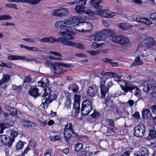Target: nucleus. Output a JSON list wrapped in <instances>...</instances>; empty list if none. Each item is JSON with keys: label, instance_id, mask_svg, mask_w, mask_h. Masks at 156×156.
I'll list each match as a JSON object with an SVG mask.
<instances>
[{"label": "nucleus", "instance_id": "nucleus-48", "mask_svg": "<svg viewBox=\"0 0 156 156\" xmlns=\"http://www.w3.org/2000/svg\"><path fill=\"white\" fill-rule=\"evenodd\" d=\"M49 138L50 140L54 141L57 140H59L61 139V137L59 135L52 136H50Z\"/></svg>", "mask_w": 156, "mask_h": 156}, {"label": "nucleus", "instance_id": "nucleus-56", "mask_svg": "<svg viewBox=\"0 0 156 156\" xmlns=\"http://www.w3.org/2000/svg\"><path fill=\"white\" fill-rule=\"evenodd\" d=\"M18 135V133L17 132L13 130H12L11 131V135L10 137L14 139V138Z\"/></svg>", "mask_w": 156, "mask_h": 156}, {"label": "nucleus", "instance_id": "nucleus-24", "mask_svg": "<svg viewBox=\"0 0 156 156\" xmlns=\"http://www.w3.org/2000/svg\"><path fill=\"white\" fill-rule=\"evenodd\" d=\"M113 109L114 114L115 117V119H118L120 118L122 112L119 108L115 106L112 108Z\"/></svg>", "mask_w": 156, "mask_h": 156}, {"label": "nucleus", "instance_id": "nucleus-29", "mask_svg": "<svg viewBox=\"0 0 156 156\" xmlns=\"http://www.w3.org/2000/svg\"><path fill=\"white\" fill-rule=\"evenodd\" d=\"M77 134L73 131L72 124L70 123L69 125V139L72 136L75 137L77 136Z\"/></svg>", "mask_w": 156, "mask_h": 156}, {"label": "nucleus", "instance_id": "nucleus-34", "mask_svg": "<svg viewBox=\"0 0 156 156\" xmlns=\"http://www.w3.org/2000/svg\"><path fill=\"white\" fill-rule=\"evenodd\" d=\"M8 136L2 135L0 136V146L4 144L5 143H7V138Z\"/></svg>", "mask_w": 156, "mask_h": 156}, {"label": "nucleus", "instance_id": "nucleus-5", "mask_svg": "<svg viewBox=\"0 0 156 156\" xmlns=\"http://www.w3.org/2000/svg\"><path fill=\"white\" fill-rule=\"evenodd\" d=\"M127 89L124 88V90L125 93H128L130 92L131 93H133V90H134V95L138 98V100L142 99V91L136 85L133 84L132 83L130 86H127Z\"/></svg>", "mask_w": 156, "mask_h": 156}, {"label": "nucleus", "instance_id": "nucleus-57", "mask_svg": "<svg viewBox=\"0 0 156 156\" xmlns=\"http://www.w3.org/2000/svg\"><path fill=\"white\" fill-rule=\"evenodd\" d=\"M87 0H80L78 2H76V4L80 5L82 7H84V5L86 4Z\"/></svg>", "mask_w": 156, "mask_h": 156}, {"label": "nucleus", "instance_id": "nucleus-54", "mask_svg": "<svg viewBox=\"0 0 156 156\" xmlns=\"http://www.w3.org/2000/svg\"><path fill=\"white\" fill-rule=\"evenodd\" d=\"M76 33L73 31L69 30V40H71L74 38L73 37L76 34Z\"/></svg>", "mask_w": 156, "mask_h": 156}, {"label": "nucleus", "instance_id": "nucleus-45", "mask_svg": "<svg viewBox=\"0 0 156 156\" xmlns=\"http://www.w3.org/2000/svg\"><path fill=\"white\" fill-rule=\"evenodd\" d=\"M11 19V16L9 15H0V20H10Z\"/></svg>", "mask_w": 156, "mask_h": 156}, {"label": "nucleus", "instance_id": "nucleus-26", "mask_svg": "<svg viewBox=\"0 0 156 156\" xmlns=\"http://www.w3.org/2000/svg\"><path fill=\"white\" fill-rule=\"evenodd\" d=\"M7 58L8 59L12 60H24L26 59V57L21 56L11 55L8 56Z\"/></svg>", "mask_w": 156, "mask_h": 156}, {"label": "nucleus", "instance_id": "nucleus-21", "mask_svg": "<svg viewBox=\"0 0 156 156\" xmlns=\"http://www.w3.org/2000/svg\"><path fill=\"white\" fill-rule=\"evenodd\" d=\"M22 124L24 126H27V127L30 128H34L35 127L36 125V124L34 122L24 119L22 120Z\"/></svg>", "mask_w": 156, "mask_h": 156}, {"label": "nucleus", "instance_id": "nucleus-32", "mask_svg": "<svg viewBox=\"0 0 156 156\" xmlns=\"http://www.w3.org/2000/svg\"><path fill=\"white\" fill-rule=\"evenodd\" d=\"M139 151L141 155L143 156H148L149 152L147 148L142 147L140 149Z\"/></svg>", "mask_w": 156, "mask_h": 156}, {"label": "nucleus", "instance_id": "nucleus-18", "mask_svg": "<svg viewBox=\"0 0 156 156\" xmlns=\"http://www.w3.org/2000/svg\"><path fill=\"white\" fill-rule=\"evenodd\" d=\"M103 104H105L106 107H111L112 108L115 106L113 103V100L109 97L105 99L103 102Z\"/></svg>", "mask_w": 156, "mask_h": 156}, {"label": "nucleus", "instance_id": "nucleus-52", "mask_svg": "<svg viewBox=\"0 0 156 156\" xmlns=\"http://www.w3.org/2000/svg\"><path fill=\"white\" fill-rule=\"evenodd\" d=\"M24 145V143L22 141H19L16 145L17 150H19L22 148Z\"/></svg>", "mask_w": 156, "mask_h": 156}, {"label": "nucleus", "instance_id": "nucleus-33", "mask_svg": "<svg viewBox=\"0 0 156 156\" xmlns=\"http://www.w3.org/2000/svg\"><path fill=\"white\" fill-rule=\"evenodd\" d=\"M69 89L74 92H76L79 90V87L76 83H73L69 86Z\"/></svg>", "mask_w": 156, "mask_h": 156}, {"label": "nucleus", "instance_id": "nucleus-2", "mask_svg": "<svg viewBox=\"0 0 156 156\" xmlns=\"http://www.w3.org/2000/svg\"><path fill=\"white\" fill-rule=\"evenodd\" d=\"M68 23V19L65 20L64 21H58L55 24V27L58 29L63 27L61 29L60 33L61 36L66 37L68 36V29L66 27L67 23Z\"/></svg>", "mask_w": 156, "mask_h": 156}, {"label": "nucleus", "instance_id": "nucleus-3", "mask_svg": "<svg viewBox=\"0 0 156 156\" xmlns=\"http://www.w3.org/2000/svg\"><path fill=\"white\" fill-rule=\"evenodd\" d=\"M42 104L40 106L43 109L47 108L49 104L51 103L53 100H55L57 98V96L55 94L51 95L47 94L45 96H41Z\"/></svg>", "mask_w": 156, "mask_h": 156}, {"label": "nucleus", "instance_id": "nucleus-55", "mask_svg": "<svg viewBox=\"0 0 156 156\" xmlns=\"http://www.w3.org/2000/svg\"><path fill=\"white\" fill-rule=\"evenodd\" d=\"M45 91H44V93H43V94L42 96H45V95L47 94H50L51 92V89L49 87H47L45 89Z\"/></svg>", "mask_w": 156, "mask_h": 156}, {"label": "nucleus", "instance_id": "nucleus-37", "mask_svg": "<svg viewBox=\"0 0 156 156\" xmlns=\"http://www.w3.org/2000/svg\"><path fill=\"white\" fill-rule=\"evenodd\" d=\"M66 71L65 69H51V71L55 74H59Z\"/></svg>", "mask_w": 156, "mask_h": 156}, {"label": "nucleus", "instance_id": "nucleus-60", "mask_svg": "<svg viewBox=\"0 0 156 156\" xmlns=\"http://www.w3.org/2000/svg\"><path fill=\"white\" fill-rule=\"evenodd\" d=\"M87 52L89 53L90 55L93 56H94L99 54V51H95L93 50H88Z\"/></svg>", "mask_w": 156, "mask_h": 156}, {"label": "nucleus", "instance_id": "nucleus-39", "mask_svg": "<svg viewBox=\"0 0 156 156\" xmlns=\"http://www.w3.org/2000/svg\"><path fill=\"white\" fill-rule=\"evenodd\" d=\"M143 63L142 61L140 60V56H137L136 57L134 62L133 63L132 65L135 66L136 65H141Z\"/></svg>", "mask_w": 156, "mask_h": 156}, {"label": "nucleus", "instance_id": "nucleus-16", "mask_svg": "<svg viewBox=\"0 0 156 156\" xmlns=\"http://www.w3.org/2000/svg\"><path fill=\"white\" fill-rule=\"evenodd\" d=\"M97 92L96 87L95 86H90L88 87L87 91L88 96L93 97L95 95Z\"/></svg>", "mask_w": 156, "mask_h": 156}, {"label": "nucleus", "instance_id": "nucleus-46", "mask_svg": "<svg viewBox=\"0 0 156 156\" xmlns=\"http://www.w3.org/2000/svg\"><path fill=\"white\" fill-rule=\"evenodd\" d=\"M55 63H51L49 61L46 62L44 63V65L46 67L50 68L51 66H52L53 67L51 68H56L55 66Z\"/></svg>", "mask_w": 156, "mask_h": 156}, {"label": "nucleus", "instance_id": "nucleus-42", "mask_svg": "<svg viewBox=\"0 0 156 156\" xmlns=\"http://www.w3.org/2000/svg\"><path fill=\"white\" fill-rule=\"evenodd\" d=\"M121 36V35L113 36L112 37V40L114 42L119 44Z\"/></svg>", "mask_w": 156, "mask_h": 156}, {"label": "nucleus", "instance_id": "nucleus-17", "mask_svg": "<svg viewBox=\"0 0 156 156\" xmlns=\"http://www.w3.org/2000/svg\"><path fill=\"white\" fill-rule=\"evenodd\" d=\"M5 108L7 111H9V115L14 117L17 115L18 112L15 108L8 105H6Z\"/></svg>", "mask_w": 156, "mask_h": 156}, {"label": "nucleus", "instance_id": "nucleus-50", "mask_svg": "<svg viewBox=\"0 0 156 156\" xmlns=\"http://www.w3.org/2000/svg\"><path fill=\"white\" fill-rule=\"evenodd\" d=\"M5 6L8 8H13L16 10L18 9L16 5L15 4L11 3L6 4L5 5Z\"/></svg>", "mask_w": 156, "mask_h": 156}, {"label": "nucleus", "instance_id": "nucleus-23", "mask_svg": "<svg viewBox=\"0 0 156 156\" xmlns=\"http://www.w3.org/2000/svg\"><path fill=\"white\" fill-rule=\"evenodd\" d=\"M130 40L128 37L121 36L119 44L122 46H126L129 42Z\"/></svg>", "mask_w": 156, "mask_h": 156}, {"label": "nucleus", "instance_id": "nucleus-44", "mask_svg": "<svg viewBox=\"0 0 156 156\" xmlns=\"http://www.w3.org/2000/svg\"><path fill=\"white\" fill-rule=\"evenodd\" d=\"M68 124L67 123L65 126V128H64V137L67 142H68V129L67 128L68 126Z\"/></svg>", "mask_w": 156, "mask_h": 156}, {"label": "nucleus", "instance_id": "nucleus-7", "mask_svg": "<svg viewBox=\"0 0 156 156\" xmlns=\"http://www.w3.org/2000/svg\"><path fill=\"white\" fill-rule=\"evenodd\" d=\"M145 127L142 124H139L134 128V135L137 137H142L144 135Z\"/></svg>", "mask_w": 156, "mask_h": 156}, {"label": "nucleus", "instance_id": "nucleus-38", "mask_svg": "<svg viewBox=\"0 0 156 156\" xmlns=\"http://www.w3.org/2000/svg\"><path fill=\"white\" fill-rule=\"evenodd\" d=\"M68 38L66 37V38H63L61 37H59L58 38V42H60L63 44L68 45Z\"/></svg>", "mask_w": 156, "mask_h": 156}, {"label": "nucleus", "instance_id": "nucleus-30", "mask_svg": "<svg viewBox=\"0 0 156 156\" xmlns=\"http://www.w3.org/2000/svg\"><path fill=\"white\" fill-rule=\"evenodd\" d=\"M85 7H82L80 5H77L75 8V11L79 14H81L84 13L85 11Z\"/></svg>", "mask_w": 156, "mask_h": 156}, {"label": "nucleus", "instance_id": "nucleus-43", "mask_svg": "<svg viewBox=\"0 0 156 156\" xmlns=\"http://www.w3.org/2000/svg\"><path fill=\"white\" fill-rule=\"evenodd\" d=\"M38 38L37 37L34 39L25 38L23 39V40L30 43H35L38 41L37 40Z\"/></svg>", "mask_w": 156, "mask_h": 156}, {"label": "nucleus", "instance_id": "nucleus-40", "mask_svg": "<svg viewBox=\"0 0 156 156\" xmlns=\"http://www.w3.org/2000/svg\"><path fill=\"white\" fill-rule=\"evenodd\" d=\"M74 147L75 150L76 151H81L83 147V145L81 143H77Z\"/></svg>", "mask_w": 156, "mask_h": 156}, {"label": "nucleus", "instance_id": "nucleus-35", "mask_svg": "<svg viewBox=\"0 0 156 156\" xmlns=\"http://www.w3.org/2000/svg\"><path fill=\"white\" fill-rule=\"evenodd\" d=\"M7 140V143H5L4 144L6 146L10 147L12 146V143L14 142V139L11 138L10 136L9 137L8 136L7 138V140Z\"/></svg>", "mask_w": 156, "mask_h": 156}, {"label": "nucleus", "instance_id": "nucleus-28", "mask_svg": "<svg viewBox=\"0 0 156 156\" xmlns=\"http://www.w3.org/2000/svg\"><path fill=\"white\" fill-rule=\"evenodd\" d=\"M103 33H98L95 34L94 35V37L95 40L96 41H102L105 40V37H104Z\"/></svg>", "mask_w": 156, "mask_h": 156}, {"label": "nucleus", "instance_id": "nucleus-11", "mask_svg": "<svg viewBox=\"0 0 156 156\" xmlns=\"http://www.w3.org/2000/svg\"><path fill=\"white\" fill-rule=\"evenodd\" d=\"M98 12H100V14L102 16L107 18H111L115 16L114 12H110L109 10H104L102 9L100 11H98Z\"/></svg>", "mask_w": 156, "mask_h": 156}, {"label": "nucleus", "instance_id": "nucleus-31", "mask_svg": "<svg viewBox=\"0 0 156 156\" xmlns=\"http://www.w3.org/2000/svg\"><path fill=\"white\" fill-rule=\"evenodd\" d=\"M10 78L9 75H3L2 79L0 80V86L2 85L8 81Z\"/></svg>", "mask_w": 156, "mask_h": 156}, {"label": "nucleus", "instance_id": "nucleus-9", "mask_svg": "<svg viewBox=\"0 0 156 156\" xmlns=\"http://www.w3.org/2000/svg\"><path fill=\"white\" fill-rule=\"evenodd\" d=\"M81 25L83 26V28L80 30H76V31L80 32H87L90 31L93 28V25L90 23L88 22H83L81 23Z\"/></svg>", "mask_w": 156, "mask_h": 156}, {"label": "nucleus", "instance_id": "nucleus-19", "mask_svg": "<svg viewBox=\"0 0 156 156\" xmlns=\"http://www.w3.org/2000/svg\"><path fill=\"white\" fill-rule=\"evenodd\" d=\"M142 117L143 118L151 119L152 117V115L150 110L146 109L143 110L142 111Z\"/></svg>", "mask_w": 156, "mask_h": 156}, {"label": "nucleus", "instance_id": "nucleus-62", "mask_svg": "<svg viewBox=\"0 0 156 156\" xmlns=\"http://www.w3.org/2000/svg\"><path fill=\"white\" fill-rule=\"evenodd\" d=\"M0 66L2 67H6L9 68H11V65L9 63H5L4 62H2L0 65Z\"/></svg>", "mask_w": 156, "mask_h": 156}, {"label": "nucleus", "instance_id": "nucleus-25", "mask_svg": "<svg viewBox=\"0 0 156 156\" xmlns=\"http://www.w3.org/2000/svg\"><path fill=\"white\" fill-rule=\"evenodd\" d=\"M155 81L154 80L151 79L148 80L149 86L147 87V89H146L147 91L149 92L151 89H154L155 88Z\"/></svg>", "mask_w": 156, "mask_h": 156}, {"label": "nucleus", "instance_id": "nucleus-6", "mask_svg": "<svg viewBox=\"0 0 156 156\" xmlns=\"http://www.w3.org/2000/svg\"><path fill=\"white\" fill-rule=\"evenodd\" d=\"M92 109L91 101L88 100H85L83 102L81 108V112L82 115H87L89 114Z\"/></svg>", "mask_w": 156, "mask_h": 156}, {"label": "nucleus", "instance_id": "nucleus-49", "mask_svg": "<svg viewBox=\"0 0 156 156\" xmlns=\"http://www.w3.org/2000/svg\"><path fill=\"white\" fill-rule=\"evenodd\" d=\"M9 126L7 124L5 123H2L0 124V128L1 129L0 130L1 133H3V131L4 129L8 127Z\"/></svg>", "mask_w": 156, "mask_h": 156}, {"label": "nucleus", "instance_id": "nucleus-10", "mask_svg": "<svg viewBox=\"0 0 156 156\" xmlns=\"http://www.w3.org/2000/svg\"><path fill=\"white\" fill-rule=\"evenodd\" d=\"M102 0H91L90 2V7L94 8L95 9L100 11L102 9V6L100 5Z\"/></svg>", "mask_w": 156, "mask_h": 156}, {"label": "nucleus", "instance_id": "nucleus-1", "mask_svg": "<svg viewBox=\"0 0 156 156\" xmlns=\"http://www.w3.org/2000/svg\"><path fill=\"white\" fill-rule=\"evenodd\" d=\"M100 83L101 98H104L108 93L109 89L113 85V83L109 80L100 78Z\"/></svg>", "mask_w": 156, "mask_h": 156}, {"label": "nucleus", "instance_id": "nucleus-22", "mask_svg": "<svg viewBox=\"0 0 156 156\" xmlns=\"http://www.w3.org/2000/svg\"><path fill=\"white\" fill-rule=\"evenodd\" d=\"M39 86L43 87H48L49 85L48 80L46 78H43L40 81L38 82Z\"/></svg>", "mask_w": 156, "mask_h": 156}, {"label": "nucleus", "instance_id": "nucleus-12", "mask_svg": "<svg viewBox=\"0 0 156 156\" xmlns=\"http://www.w3.org/2000/svg\"><path fill=\"white\" fill-rule=\"evenodd\" d=\"M80 20L76 16H73L72 17H70L69 18V25L70 24H73L76 23V26L77 27L81 25V23L82 22L80 21Z\"/></svg>", "mask_w": 156, "mask_h": 156}, {"label": "nucleus", "instance_id": "nucleus-51", "mask_svg": "<svg viewBox=\"0 0 156 156\" xmlns=\"http://www.w3.org/2000/svg\"><path fill=\"white\" fill-rule=\"evenodd\" d=\"M105 122L107 125L111 126L112 127L114 126H115V123L113 122L112 119H106Z\"/></svg>", "mask_w": 156, "mask_h": 156}, {"label": "nucleus", "instance_id": "nucleus-58", "mask_svg": "<svg viewBox=\"0 0 156 156\" xmlns=\"http://www.w3.org/2000/svg\"><path fill=\"white\" fill-rule=\"evenodd\" d=\"M58 38L56 39L55 38L53 37H48V42L50 43H53L55 42L58 43Z\"/></svg>", "mask_w": 156, "mask_h": 156}, {"label": "nucleus", "instance_id": "nucleus-14", "mask_svg": "<svg viewBox=\"0 0 156 156\" xmlns=\"http://www.w3.org/2000/svg\"><path fill=\"white\" fill-rule=\"evenodd\" d=\"M115 81H116L119 84L121 88L125 92V91L124 90V89L126 88L127 87V86H130L132 84L131 83H130L127 82L126 80H114Z\"/></svg>", "mask_w": 156, "mask_h": 156}, {"label": "nucleus", "instance_id": "nucleus-53", "mask_svg": "<svg viewBox=\"0 0 156 156\" xmlns=\"http://www.w3.org/2000/svg\"><path fill=\"white\" fill-rule=\"evenodd\" d=\"M140 83L142 86H145V89H147V87L149 86L148 81L142 80L140 81Z\"/></svg>", "mask_w": 156, "mask_h": 156}, {"label": "nucleus", "instance_id": "nucleus-63", "mask_svg": "<svg viewBox=\"0 0 156 156\" xmlns=\"http://www.w3.org/2000/svg\"><path fill=\"white\" fill-rule=\"evenodd\" d=\"M52 152V149L51 148L48 149L45 151L44 156H51V154Z\"/></svg>", "mask_w": 156, "mask_h": 156}, {"label": "nucleus", "instance_id": "nucleus-61", "mask_svg": "<svg viewBox=\"0 0 156 156\" xmlns=\"http://www.w3.org/2000/svg\"><path fill=\"white\" fill-rule=\"evenodd\" d=\"M142 20H144L145 21V22L144 21V23L147 25H149L152 23V22L151 21L150 19L148 18L144 17L142 19Z\"/></svg>", "mask_w": 156, "mask_h": 156}, {"label": "nucleus", "instance_id": "nucleus-47", "mask_svg": "<svg viewBox=\"0 0 156 156\" xmlns=\"http://www.w3.org/2000/svg\"><path fill=\"white\" fill-rule=\"evenodd\" d=\"M55 68L57 66H60L61 67H64L66 68L68 67V65L64 64V63H62L61 62H55Z\"/></svg>", "mask_w": 156, "mask_h": 156}, {"label": "nucleus", "instance_id": "nucleus-15", "mask_svg": "<svg viewBox=\"0 0 156 156\" xmlns=\"http://www.w3.org/2000/svg\"><path fill=\"white\" fill-rule=\"evenodd\" d=\"M102 33H103L104 37L105 40L108 37L113 36L114 33V30L112 29H104L102 31Z\"/></svg>", "mask_w": 156, "mask_h": 156}, {"label": "nucleus", "instance_id": "nucleus-59", "mask_svg": "<svg viewBox=\"0 0 156 156\" xmlns=\"http://www.w3.org/2000/svg\"><path fill=\"white\" fill-rule=\"evenodd\" d=\"M75 48L78 49H84L85 48V46L83 44L80 43H76Z\"/></svg>", "mask_w": 156, "mask_h": 156}, {"label": "nucleus", "instance_id": "nucleus-36", "mask_svg": "<svg viewBox=\"0 0 156 156\" xmlns=\"http://www.w3.org/2000/svg\"><path fill=\"white\" fill-rule=\"evenodd\" d=\"M156 137V131L154 129L149 130L148 138L149 139H153Z\"/></svg>", "mask_w": 156, "mask_h": 156}, {"label": "nucleus", "instance_id": "nucleus-4", "mask_svg": "<svg viewBox=\"0 0 156 156\" xmlns=\"http://www.w3.org/2000/svg\"><path fill=\"white\" fill-rule=\"evenodd\" d=\"M74 103L73 104V108L71 114L69 116L75 117L78 115L80 110V96L75 94L74 96Z\"/></svg>", "mask_w": 156, "mask_h": 156}, {"label": "nucleus", "instance_id": "nucleus-64", "mask_svg": "<svg viewBox=\"0 0 156 156\" xmlns=\"http://www.w3.org/2000/svg\"><path fill=\"white\" fill-rule=\"evenodd\" d=\"M126 23H122L119 24V26L120 28L123 30H126L127 27H126Z\"/></svg>", "mask_w": 156, "mask_h": 156}, {"label": "nucleus", "instance_id": "nucleus-27", "mask_svg": "<svg viewBox=\"0 0 156 156\" xmlns=\"http://www.w3.org/2000/svg\"><path fill=\"white\" fill-rule=\"evenodd\" d=\"M144 41L145 44L150 46H154L156 44L154 39L151 37L147 38Z\"/></svg>", "mask_w": 156, "mask_h": 156}, {"label": "nucleus", "instance_id": "nucleus-13", "mask_svg": "<svg viewBox=\"0 0 156 156\" xmlns=\"http://www.w3.org/2000/svg\"><path fill=\"white\" fill-rule=\"evenodd\" d=\"M101 74L102 76H108L118 79H119L122 76L121 73H117L112 72H103L101 73Z\"/></svg>", "mask_w": 156, "mask_h": 156}, {"label": "nucleus", "instance_id": "nucleus-41", "mask_svg": "<svg viewBox=\"0 0 156 156\" xmlns=\"http://www.w3.org/2000/svg\"><path fill=\"white\" fill-rule=\"evenodd\" d=\"M101 116L100 113L95 110H94L93 113L90 115V117L95 119H97L100 118Z\"/></svg>", "mask_w": 156, "mask_h": 156}, {"label": "nucleus", "instance_id": "nucleus-8", "mask_svg": "<svg viewBox=\"0 0 156 156\" xmlns=\"http://www.w3.org/2000/svg\"><path fill=\"white\" fill-rule=\"evenodd\" d=\"M68 12V9L62 8L54 10L52 12V15L59 17H62L67 15V13Z\"/></svg>", "mask_w": 156, "mask_h": 156}, {"label": "nucleus", "instance_id": "nucleus-20", "mask_svg": "<svg viewBox=\"0 0 156 156\" xmlns=\"http://www.w3.org/2000/svg\"><path fill=\"white\" fill-rule=\"evenodd\" d=\"M30 95L34 97H37L40 95L38 92V89L37 87H31L29 91Z\"/></svg>", "mask_w": 156, "mask_h": 156}]
</instances>
